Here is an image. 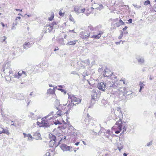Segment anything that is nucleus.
Listing matches in <instances>:
<instances>
[{"mask_svg": "<svg viewBox=\"0 0 156 156\" xmlns=\"http://www.w3.org/2000/svg\"><path fill=\"white\" fill-rule=\"evenodd\" d=\"M3 37L4 38L2 39V41L5 42L6 38L5 37Z\"/></svg>", "mask_w": 156, "mask_h": 156, "instance_id": "60", "label": "nucleus"}, {"mask_svg": "<svg viewBox=\"0 0 156 156\" xmlns=\"http://www.w3.org/2000/svg\"><path fill=\"white\" fill-rule=\"evenodd\" d=\"M103 8V6L102 5H99V8H98L99 10H101Z\"/></svg>", "mask_w": 156, "mask_h": 156, "instance_id": "51", "label": "nucleus"}, {"mask_svg": "<svg viewBox=\"0 0 156 156\" xmlns=\"http://www.w3.org/2000/svg\"><path fill=\"white\" fill-rule=\"evenodd\" d=\"M136 58L138 61V62L142 64L144 63V58L140 57V56H137L136 57Z\"/></svg>", "mask_w": 156, "mask_h": 156, "instance_id": "14", "label": "nucleus"}, {"mask_svg": "<svg viewBox=\"0 0 156 156\" xmlns=\"http://www.w3.org/2000/svg\"><path fill=\"white\" fill-rule=\"evenodd\" d=\"M60 138H61V140H58V142L56 146L55 147H57V146H58L59 145V144H60V143L62 142V141H65V140H66V136L64 137H60Z\"/></svg>", "mask_w": 156, "mask_h": 156, "instance_id": "28", "label": "nucleus"}, {"mask_svg": "<svg viewBox=\"0 0 156 156\" xmlns=\"http://www.w3.org/2000/svg\"><path fill=\"white\" fill-rule=\"evenodd\" d=\"M150 2L149 0H147L145 1L144 3V5H147L148 4H150Z\"/></svg>", "mask_w": 156, "mask_h": 156, "instance_id": "38", "label": "nucleus"}, {"mask_svg": "<svg viewBox=\"0 0 156 156\" xmlns=\"http://www.w3.org/2000/svg\"><path fill=\"white\" fill-rule=\"evenodd\" d=\"M49 26V25H47L46 26H44V28H43V32H44V33H46L48 32V27Z\"/></svg>", "mask_w": 156, "mask_h": 156, "instance_id": "27", "label": "nucleus"}, {"mask_svg": "<svg viewBox=\"0 0 156 156\" xmlns=\"http://www.w3.org/2000/svg\"><path fill=\"white\" fill-rule=\"evenodd\" d=\"M97 87L100 90L103 91H105L106 89H109L114 92H116L117 90L119 91L121 88L117 84L113 82H111L108 80H106L103 82L99 83L97 85Z\"/></svg>", "mask_w": 156, "mask_h": 156, "instance_id": "1", "label": "nucleus"}, {"mask_svg": "<svg viewBox=\"0 0 156 156\" xmlns=\"http://www.w3.org/2000/svg\"><path fill=\"white\" fill-rule=\"evenodd\" d=\"M120 33H121L120 35V36L119 37V39H121L122 38V37L123 35V32L122 31L120 30Z\"/></svg>", "mask_w": 156, "mask_h": 156, "instance_id": "39", "label": "nucleus"}, {"mask_svg": "<svg viewBox=\"0 0 156 156\" xmlns=\"http://www.w3.org/2000/svg\"><path fill=\"white\" fill-rule=\"evenodd\" d=\"M62 105L60 104L59 101L56 99L55 101V108L58 110V111L56 113L57 115L58 116H60L62 115L64 113V114H67L70 112V108H69V107L70 106V105L69 104L67 106V108H69L68 110H67L64 113V112H62L61 111V109H60L59 108L61 106H62Z\"/></svg>", "mask_w": 156, "mask_h": 156, "instance_id": "3", "label": "nucleus"}, {"mask_svg": "<svg viewBox=\"0 0 156 156\" xmlns=\"http://www.w3.org/2000/svg\"><path fill=\"white\" fill-rule=\"evenodd\" d=\"M87 81L88 83L90 85H93V83H90V80H87Z\"/></svg>", "mask_w": 156, "mask_h": 156, "instance_id": "56", "label": "nucleus"}, {"mask_svg": "<svg viewBox=\"0 0 156 156\" xmlns=\"http://www.w3.org/2000/svg\"><path fill=\"white\" fill-rule=\"evenodd\" d=\"M64 40L63 38H61L59 40V43L62 45H64L65 43H64Z\"/></svg>", "mask_w": 156, "mask_h": 156, "instance_id": "35", "label": "nucleus"}, {"mask_svg": "<svg viewBox=\"0 0 156 156\" xmlns=\"http://www.w3.org/2000/svg\"><path fill=\"white\" fill-rule=\"evenodd\" d=\"M17 25V23L16 21L15 23H13V28L15 26H16Z\"/></svg>", "mask_w": 156, "mask_h": 156, "instance_id": "55", "label": "nucleus"}, {"mask_svg": "<svg viewBox=\"0 0 156 156\" xmlns=\"http://www.w3.org/2000/svg\"><path fill=\"white\" fill-rule=\"evenodd\" d=\"M70 127L69 129H71V131L70 132L71 136L73 137L75 139H76L77 136V130L71 125L70 126Z\"/></svg>", "mask_w": 156, "mask_h": 156, "instance_id": "7", "label": "nucleus"}, {"mask_svg": "<svg viewBox=\"0 0 156 156\" xmlns=\"http://www.w3.org/2000/svg\"><path fill=\"white\" fill-rule=\"evenodd\" d=\"M127 28V27L126 26L124 28L122 29V30L123 31H124L126 30Z\"/></svg>", "mask_w": 156, "mask_h": 156, "instance_id": "57", "label": "nucleus"}, {"mask_svg": "<svg viewBox=\"0 0 156 156\" xmlns=\"http://www.w3.org/2000/svg\"><path fill=\"white\" fill-rule=\"evenodd\" d=\"M49 136L50 139L51 140H52L53 141L55 142H56L57 141H58L60 139L58 136V137H56L55 135L52 134H50Z\"/></svg>", "mask_w": 156, "mask_h": 156, "instance_id": "11", "label": "nucleus"}, {"mask_svg": "<svg viewBox=\"0 0 156 156\" xmlns=\"http://www.w3.org/2000/svg\"><path fill=\"white\" fill-rule=\"evenodd\" d=\"M69 19L72 22H74V19L73 18L72 16L71 15H70L69 17Z\"/></svg>", "mask_w": 156, "mask_h": 156, "instance_id": "43", "label": "nucleus"}, {"mask_svg": "<svg viewBox=\"0 0 156 156\" xmlns=\"http://www.w3.org/2000/svg\"><path fill=\"white\" fill-rule=\"evenodd\" d=\"M112 74V73L108 69H106L103 75L105 77H110L111 74Z\"/></svg>", "mask_w": 156, "mask_h": 156, "instance_id": "12", "label": "nucleus"}, {"mask_svg": "<svg viewBox=\"0 0 156 156\" xmlns=\"http://www.w3.org/2000/svg\"><path fill=\"white\" fill-rule=\"evenodd\" d=\"M101 27V25H99L97 27H96L95 28L96 30H99L100 28Z\"/></svg>", "mask_w": 156, "mask_h": 156, "instance_id": "45", "label": "nucleus"}, {"mask_svg": "<svg viewBox=\"0 0 156 156\" xmlns=\"http://www.w3.org/2000/svg\"><path fill=\"white\" fill-rule=\"evenodd\" d=\"M61 91L62 92H63L64 94H65L66 93V91L65 90H64L62 89L61 90Z\"/></svg>", "mask_w": 156, "mask_h": 156, "instance_id": "48", "label": "nucleus"}, {"mask_svg": "<svg viewBox=\"0 0 156 156\" xmlns=\"http://www.w3.org/2000/svg\"><path fill=\"white\" fill-rule=\"evenodd\" d=\"M58 23V22H52L51 24V26L53 27H55V25H56Z\"/></svg>", "mask_w": 156, "mask_h": 156, "instance_id": "40", "label": "nucleus"}, {"mask_svg": "<svg viewBox=\"0 0 156 156\" xmlns=\"http://www.w3.org/2000/svg\"><path fill=\"white\" fill-rule=\"evenodd\" d=\"M57 144V142H54L52 140H51L49 142V146L50 147H56L55 146Z\"/></svg>", "mask_w": 156, "mask_h": 156, "instance_id": "18", "label": "nucleus"}, {"mask_svg": "<svg viewBox=\"0 0 156 156\" xmlns=\"http://www.w3.org/2000/svg\"><path fill=\"white\" fill-rule=\"evenodd\" d=\"M133 5L136 9H139L141 7L140 5H135V4H133Z\"/></svg>", "mask_w": 156, "mask_h": 156, "instance_id": "41", "label": "nucleus"}, {"mask_svg": "<svg viewBox=\"0 0 156 156\" xmlns=\"http://www.w3.org/2000/svg\"><path fill=\"white\" fill-rule=\"evenodd\" d=\"M115 24L116 26L118 27H119L121 25H125V23L123 22L120 19L119 22L116 23Z\"/></svg>", "mask_w": 156, "mask_h": 156, "instance_id": "20", "label": "nucleus"}, {"mask_svg": "<svg viewBox=\"0 0 156 156\" xmlns=\"http://www.w3.org/2000/svg\"><path fill=\"white\" fill-rule=\"evenodd\" d=\"M1 23L3 27H4L5 26V25L4 24V23H3L1 22Z\"/></svg>", "mask_w": 156, "mask_h": 156, "instance_id": "62", "label": "nucleus"}, {"mask_svg": "<svg viewBox=\"0 0 156 156\" xmlns=\"http://www.w3.org/2000/svg\"><path fill=\"white\" fill-rule=\"evenodd\" d=\"M54 124L55 125H57V124H61V123L60 122L58 121H55V122H54Z\"/></svg>", "mask_w": 156, "mask_h": 156, "instance_id": "42", "label": "nucleus"}, {"mask_svg": "<svg viewBox=\"0 0 156 156\" xmlns=\"http://www.w3.org/2000/svg\"><path fill=\"white\" fill-rule=\"evenodd\" d=\"M58 87H60V88H63V86L62 85H58Z\"/></svg>", "mask_w": 156, "mask_h": 156, "instance_id": "61", "label": "nucleus"}, {"mask_svg": "<svg viewBox=\"0 0 156 156\" xmlns=\"http://www.w3.org/2000/svg\"><path fill=\"white\" fill-rule=\"evenodd\" d=\"M55 91L54 89H52L51 88L48 89L47 91V94H55Z\"/></svg>", "mask_w": 156, "mask_h": 156, "instance_id": "22", "label": "nucleus"}, {"mask_svg": "<svg viewBox=\"0 0 156 156\" xmlns=\"http://www.w3.org/2000/svg\"><path fill=\"white\" fill-rule=\"evenodd\" d=\"M49 25V26L48 27V32H51V31L53 29V27L52 26H51L50 25Z\"/></svg>", "mask_w": 156, "mask_h": 156, "instance_id": "37", "label": "nucleus"}, {"mask_svg": "<svg viewBox=\"0 0 156 156\" xmlns=\"http://www.w3.org/2000/svg\"><path fill=\"white\" fill-rule=\"evenodd\" d=\"M54 17V13L53 12H52L51 15L50 17L48 18V20L49 21H52Z\"/></svg>", "mask_w": 156, "mask_h": 156, "instance_id": "36", "label": "nucleus"}, {"mask_svg": "<svg viewBox=\"0 0 156 156\" xmlns=\"http://www.w3.org/2000/svg\"><path fill=\"white\" fill-rule=\"evenodd\" d=\"M61 149L63 151H69L70 149V147L67 146L65 144H62L60 146Z\"/></svg>", "mask_w": 156, "mask_h": 156, "instance_id": "10", "label": "nucleus"}, {"mask_svg": "<svg viewBox=\"0 0 156 156\" xmlns=\"http://www.w3.org/2000/svg\"><path fill=\"white\" fill-rule=\"evenodd\" d=\"M144 82H142L140 81V90L139 91L140 92H141V91L143 88H144V86H145V85L143 84Z\"/></svg>", "mask_w": 156, "mask_h": 156, "instance_id": "24", "label": "nucleus"}, {"mask_svg": "<svg viewBox=\"0 0 156 156\" xmlns=\"http://www.w3.org/2000/svg\"><path fill=\"white\" fill-rule=\"evenodd\" d=\"M71 74H73L74 75H76L78 74L75 71H72L71 73Z\"/></svg>", "mask_w": 156, "mask_h": 156, "instance_id": "52", "label": "nucleus"}, {"mask_svg": "<svg viewBox=\"0 0 156 156\" xmlns=\"http://www.w3.org/2000/svg\"><path fill=\"white\" fill-rule=\"evenodd\" d=\"M80 35V37L81 38L84 39H87L90 36V34L88 33L87 34H81Z\"/></svg>", "mask_w": 156, "mask_h": 156, "instance_id": "19", "label": "nucleus"}, {"mask_svg": "<svg viewBox=\"0 0 156 156\" xmlns=\"http://www.w3.org/2000/svg\"><path fill=\"white\" fill-rule=\"evenodd\" d=\"M50 120L48 119H45L44 117L42 119L41 122V126L44 127L45 128H48L52 124Z\"/></svg>", "mask_w": 156, "mask_h": 156, "instance_id": "5", "label": "nucleus"}, {"mask_svg": "<svg viewBox=\"0 0 156 156\" xmlns=\"http://www.w3.org/2000/svg\"><path fill=\"white\" fill-rule=\"evenodd\" d=\"M85 8H83V9H82L81 10V11L82 12H84V11H85Z\"/></svg>", "mask_w": 156, "mask_h": 156, "instance_id": "64", "label": "nucleus"}, {"mask_svg": "<svg viewBox=\"0 0 156 156\" xmlns=\"http://www.w3.org/2000/svg\"><path fill=\"white\" fill-rule=\"evenodd\" d=\"M90 13V12H86L85 13L86 15L87 16H88Z\"/></svg>", "mask_w": 156, "mask_h": 156, "instance_id": "59", "label": "nucleus"}, {"mask_svg": "<svg viewBox=\"0 0 156 156\" xmlns=\"http://www.w3.org/2000/svg\"><path fill=\"white\" fill-rule=\"evenodd\" d=\"M89 117H91V116L89 115V114H87V116L86 118H89Z\"/></svg>", "mask_w": 156, "mask_h": 156, "instance_id": "63", "label": "nucleus"}, {"mask_svg": "<svg viewBox=\"0 0 156 156\" xmlns=\"http://www.w3.org/2000/svg\"><path fill=\"white\" fill-rule=\"evenodd\" d=\"M44 156H50V153L48 152H47Z\"/></svg>", "mask_w": 156, "mask_h": 156, "instance_id": "54", "label": "nucleus"}, {"mask_svg": "<svg viewBox=\"0 0 156 156\" xmlns=\"http://www.w3.org/2000/svg\"><path fill=\"white\" fill-rule=\"evenodd\" d=\"M96 95V94H94L93 95H91V103H92L93 104L94 103L95 101L97 100Z\"/></svg>", "mask_w": 156, "mask_h": 156, "instance_id": "15", "label": "nucleus"}, {"mask_svg": "<svg viewBox=\"0 0 156 156\" xmlns=\"http://www.w3.org/2000/svg\"><path fill=\"white\" fill-rule=\"evenodd\" d=\"M132 94V91H129V92L127 91L126 92V93L125 94H126L127 95H129L130 94Z\"/></svg>", "mask_w": 156, "mask_h": 156, "instance_id": "46", "label": "nucleus"}, {"mask_svg": "<svg viewBox=\"0 0 156 156\" xmlns=\"http://www.w3.org/2000/svg\"><path fill=\"white\" fill-rule=\"evenodd\" d=\"M5 66V69H8L9 68H10L11 65H10V63L8 62L4 63L2 66V69H4V66Z\"/></svg>", "mask_w": 156, "mask_h": 156, "instance_id": "17", "label": "nucleus"}, {"mask_svg": "<svg viewBox=\"0 0 156 156\" xmlns=\"http://www.w3.org/2000/svg\"><path fill=\"white\" fill-rule=\"evenodd\" d=\"M117 147L118 148V149L119 151H120L122 149L123 147V146L122 144L120 143H118L117 144Z\"/></svg>", "mask_w": 156, "mask_h": 156, "instance_id": "23", "label": "nucleus"}, {"mask_svg": "<svg viewBox=\"0 0 156 156\" xmlns=\"http://www.w3.org/2000/svg\"><path fill=\"white\" fill-rule=\"evenodd\" d=\"M88 28L89 29H90L91 30H94V28L92 27V26L91 25H90L88 27Z\"/></svg>", "mask_w": 156, "mask_h": 156, "instance_id": "50", "label": "nucleus"}, {"mask_svg": "<svg viewBox=\"0 0 156 156\" xmlns=\"http://www.w3.org/2000/svg\"><path fill=\"white\" fill-rule=\"evenodd\" d=\"M77 41H71L69 42H68V43H67L66 44L67 45L69 44L70 45H75L76 43V42Z\"/></svg>", "mask_w": 156, "mask_h": 156, "instance_id": "25", "label": "nucleus"}, {"mask_svg": "<svg viewBox=\"0 0 156 156\" xmlns=\"http://www.w3.org/2000/svg\"><path fill=\"white\" fill-rule=\"evenodd\" d=\"M5 69V66H4V69H2V71L4 72V73L5 74L6 76H9L10 74L12 73V69L10 68H9L8 69Z\"/></svg>", "mask_w": 156, "mask_h": 156, "instance_id": "8", "label": "nucleus"}, {"mask_svg": "<svg viewBox=\"0 0 156 156\" xmlns=\"http://www.w3.org/2000/svg\"><path fill=\"white\" fill-rule=\"evenodd\" d=\"M154 78V77L153 76L151 75L150 76L149 79L151 80H152Z\"/></svg>", "mask_w": 156, "mask_h": 156, "instance_id": "49", "label": "nucleus"}, {"mask_svg": "<svg viewBox=\"0 0 156 156\" xmlns=\"http://www.w3.org/2000/svg\"><path fill=\"white\" fill-rule=\"evenodd\" d=\"M63 13H62V11L61 10H60V11L59 12V15L61 16H63Z\"/></svg>", "mask_w": 156, "mask_h": 156, "instance_id": "47", "label": "nucleus"}, {"mask_svg": "<svg viewBox=\"0 0 156 156\" xmlns=\"http://www.w3.org/2000/svg\"><path fill=\"white\" fill-rule=\"evenodd\" d=\"M152 144V141H150L149 142L147 143V146L149 147Z\"/></svg>", "mask_w": 156, "mask_h": 156, "instance_id": "44", "label": "nucleus"}, {"mask_svg": "<svg viewBox=\"0 0 156 156\" xmlns=\"http://www.w3.org/2000/svg\"><path fill=\"white\" fill-rule=\"evenodd\" d=\"M33 136L35 137V138L36 140H38L41 136V135L40 133L36 132L34 133Z\"/></svg>", "mask_w": 156, "mask_h": 156, "instance_id": "16", "label": "nucleus"}, {"mask_svg": "<svg viewBox=\"0 0 156 156\" xmlns=\"http://www.w3.org/2000/svg\"><path fill=\"white\" fill-rule=\"evenodd\" d=\"M68 98L70 99L71 100V105L72 104L73 105H76V104H78L81 102V99L79 98H77L74 95H69Z\"/></svg>", "mask_w": 156, "mask_h": 156, "instance_id": "4", "label": "nucleus"}, {"mask_svg": "<svg viewBox=\"0 0 156 156\" xmlns=\"http://www.w3.org/2000/svg\"><path fill=\"white\" fill-rule=\"evenodd\" d=\"M33 44L34 43L32 42H26L23 45V48L26 49H27L28 48L31 47Z\"/></svg>", "mask_w": 156, "mask_h": 156, "instance_id": "9", "label": "nucleus"}, {"mask_svg": "<svg viewBox=\"0 0 156 156\" xmlns=\"http://www.w3.org/2000/svg\"><path fill=\"white\" fill-rule=\"evenodd\" d=\"M82 75L83 76V79L85 80H86L85 78L86 76H88L89 75V74L87 73V72H85L83 73Z\"/></svg>", "mask_w": 156, "mask_h": 156, "instance_id": "34", "label": "nucleus"}, {"mask_svg": "<svg viewBox=\"0 0 156 156\" xmlns=\"http://www.w3.org/2000/svg\"><path fill=\"white\" fill-rule=\"evenodd\" d=\"M23 135L24 137H27V135L26 133H23Z\"/></svg>", "mask_w": 156, "mask_h": 156, "instance_id": "58", "label": "nucleus"}, {"mask_svg": "<svg viewBox=\"0 0 156 156\" xmlns=\"http://www.w3.org/2000/svg\"><path fill=\"white\" fill-rule=\"evenodd\" d=\"M27 76V74L26 72L23 71H20L18 72H15L13 76L14 78L17 79L20 78L22 76L24 77Z\"/></svg>", "mask_w": 156, "mask_h": 156, "instance_id": "6", "label": "nucleus"}, {"mask_svg": "<svg viewBox=\"0 0 156 156\" xmlns=\"http://www.w3.org/2000/svg\"><path fill=\"white\" fill-rule=\"evenodd\" d=\"M2 132L3 133L6 134L7 135H9V133L8 130L3 128H2Z\"/></svg>", "mask_w": 156, "mask_h": 156, "instance_id": "31", "label": "nucleus"}, {"mask_svg": "<svg viewBox=\"0 0 156 156\" xmlns=\"http://www.w3.org/2000/svg\"><path fill=\"white\" fill-rule=\"evenodd\" d=\"M127 127V126L126 122L119 118V119L115 123V126L113 127L112 128L116 129L117 130L115 131V133L116 134H118L122 130V128L123 130L122 133L124 134L126 133L125 132L126 131Z\"/></svg>", "mask_w": 156, "mask_h": 156, "instance_id": "2", "label": "nucleus"}, {"mask_svg": "<svg viewBox=\"0 0 156 156\" xmlns=\"http://www.w3.org/2000/svg\"><path fill=\"white\" fill-rule=\"evenodd\" d=\"M53 112H51L47 116H46L44 117L45 119H48L49 120H50L51 119H53V117L52 116L51 117H50V118H49V116H51V115H53Z\"/></svg>", "mask_w": 156, "mask_h": 156, "instance_id": "21", "label": "nucleus"}, {"mask_svg": "<svg viewBox=\"0 0 156 156\" xmlns=\"http://www.w3.org/2000/svg\"><path fill=\"white\" fill-rule=\"evenodd\" d=\"M128 21L129 23H131L132 22V19H130L128 20Z\"/></svg>", "mask_w": 156, "mask_h": 156, "instance_id": "53", "label": "nucleus"}, {"mask_svg": "<svg viewBox=\"0 0 156 156\" xmlns=\"http://www.w3.org/2000/svg\"><path fill=\"white\" fill-rule=\"evenodd\" d=\"M103 33V32L102 31H99V33L98 34L94 35L92 37L95 39H99L101 37V35Z\"/></svg>", "mask_w": 156, "mask_h": 156, "instance_id": "13", "label": "nucleus"}, {"mask_svg": "<svg viewBox=\"0 0 156 156\" xmlns=\"http://www.w3.org/2000/svg\"><path fill=\"white\" fill-rule=\"evenodd\" d=\"M8 49L6 48H3L1 49V53L2 54H4L6 53V52L8 51Z\"/></svg>", "mask_w": 156, "mask_h": 156, "instance_id": "26", "label": "nucleus"}, {"mask_svg": "<svg viewBox=\"0 0 156 156\" xmlns=\"http://www.w3.org/2000/svg\"><path fill=\"white\" fill-rule=\"evenodd\" d=\"M27 137H28V140H32L34 139V137L30 133L27 134Z\"/></svg>", "mask_w": 156, "mask_h": 156, "instance_id": "32", "label": "nucleus"}, {"mask_svg": "<svg viewBox=\"0 0 156 156\" xmlns=\"http://www.w3.org/2000/svg\"><path fill=\"white\" fill-rule=\"evenodd\" d=\"M74 11L76 12L79 13V10L80 9V7L78 6H76L75 7L74 9Z\"/></svg>", "mask_w": 156, "mask_h": 156, "instance_id": "29", "label": "nucleus"}, {"mask_svg": "<svg viewBox=\"0 0 156 156\" xmlns=\"http://www.w3.org/2000/svg\"><path fill=\"white\" fill-rule=\"evenodd\" d=\"M111 79H112V80H113L114 78V79H117V76H115V75L113 74V73H112V74H111L110 77Z\"/></svg>", "mask_w": 156, "mask_h": 156, "instance_id": "33", "label": "nucleus"}, {"mask_svg": "<svg viewBox=\"0 0 156 156\" xmlns=\"http://www.w3.org/2000/svg\"><path fill=\"white\" fill-rule=\"evenodd\" d=\"M89 119H87V118H86L83 122L87 126L89 124Z\"/></svg>", "mask_w": 156, "mask_h": 156, "instance_id": "30", "label": "nucleus"}]
</instances>
